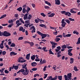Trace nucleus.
<instances>
[{"instance_id": "obj_1", "label": "nucleus", "mask_w": 80, "mask_h": 80, "mask_svg": "<svg viewBox=\"0 0 80 80\" xmlns=\"http://www.w3.org/2000/svg\"><path fill=\"white\" fill-rule=\"evenodd\" d=\"M27 65L26 64L25 65H23L22 66V68L23 69L24 68L25 69V72L22 73V74L24 75H28V74H29V70H28L27 67Z\"/></svg>"}, {"instance_id": "obj_2", "label": "nucleus", "mask_w": 80, "mask_h": 80, "mask_svg": "<svg viewBox=\"0 0 80 80\" xmlns=\"http://www.w3.org/2000/svg\"><path fill=\"white\" fill-rule=\"evenodd\" d=\"M61 12L62 14H64L66 15H68V16L69 17H70L71 16V15H72V14L70 12H66V11H62Z\"/></svg>"}, {"instance_id": "obj_3", "label": "nucleus", "mask_w": 80, "mask_h": 80, "mask_svg": "<svg viewBox=\"0 0 80 80\" xmlns=\"http://www.w3.org/2000/svg\"><path fill=\"white\" fill-rule=\"evenodd\" d=\"M18 60V62L19 63H23L26 62V60L23 59V58L22 57H19Z\"/></svg>"}, {"instance_id": "obj_4", "label": "nucleus", "mask_w": 80, "mask_h": 80, "mask_svg": "<svg viewBox=\"0 0 80 80\" xmlns=\"http://www.w3.org/2000/svg\"><path fill=\"white\" fill-rule=\"evenodd\" d=\"M3 35L5 37H8L10 36L11 35V34L8 32L5 31L3 32Z\"/></svg>"}, {"instance_id": "obj_5", "label": "nucleus", "mask_w": 80, "mask_h": 80, "mask_svg": "<svg viewBox=\"0 0 80 80\" xmlns=\"http://www.w3.org/2000/svg\"><path fill=\"white\" fill-rule=\"evenodd\" d=\"M25 70L23 68L21 69L20 70H19L17 72V73L18 74L19 73H20V72H21L22 73V74L24 72H25Z\"/></svg>"}, {"instance_id": "obj_6", "label": "nucleus", "mask_w": 80, "mask_h": 80, "mask_svg": "<svg viewBox=\"0 0 80 80\" xmlns=\"http://www.w3.org/2000/svg\"><path fill=\"white\" fill-rule=\"evenodd\" d=\"M5 40H4L2 41L1 43L0 44V48L1 49H3L4 48V43Z\"/></svg>"}, {"instance_id": "obj_7", "label": "nucleus", "mask_w": 80, "mask_h": 80, "mask_svg": "<svg viewBox=\"0 0 80 80\" xmlns=\"http://www.w3.org/2000/svg\"><path fill=\"white\" fill-rule=\"evenodd\" d=\"M2 55H5L6 53V52L5 51H3L2 52V50L0 49V55H2Z\"/></svg>"}, {"instance_id": "obj_8", "label": "nucleus", "mask_w": 80, "mask_h": 80, "mask_svg": "<svg viewBox=\"0 0 80 80\" xmlns=\"http://www.w3.org/2000/svg\"><path fill=\"white\" fill-rule=\"evenodd\" d=\"M31 65L32 67H35L37 65V63L36 62H33L31 63Z\"/></svg>"}, {"instance_id": "obj_9", "label": "nucleus", "mask_w": 80, "mask_h": 80, "mask_svg": "<svg viewBox=\"0 0 80 80\" xmlns=\"http://www.w3.org/2000/svg\"><path fill=\"white\" fill-rule=\"evenodd\" d=\"M55 4L57 5H60V1L59 0H55Z\"/></svg>"}, {"instance_id": "obj_10", "label": "nucleus", "mask_w": 80, "mask_h": 80, "mask_svg": "<svg viewBox=\"0 0 80 80\" xmlns=\"http://www.w3.org/2000/svg\"><path fill=\"white\" fill-rule=\"evenodd\" d=\"M42 37V39H44L45 38L47 37V35L46 34H44L43 33L41 34V35Z\"/></svg>"}, {"instance_id": "obj_11", "label": "nucleus", "mask_w": 80, "mask_h": 80, "mask_svg": "<svg viewBox=\"0 0 80 80\" xmlns=\"http://www.w3.org/2000/svg\"><path fill=\"white\" fill-rule=\"evenodd\" d=\"M30 54L29 53L26 55V58L27 59V60H30Z\"/></svg>"}, {"instance_id": "obj_12", "label": "nucleus", "mask_w": 80, "mask_h": 80, "mask_svg": "<svg viewBox=\"0 0 80 80\" xmlns=\"http://www.w3.org/2000/svg\"><path fill=\"white\" fill-rule=\"evenodd\" d=\"M57 49H55V51L56 52H58L60 49H61V47L60 46H58L57 47Z\"/></svg>"}, {"instance_id": "obj_13", "label": "nucleus", "mask_w": 80, "mask_h": 80, "mask_svg": "<svg viewBox=\"0 0 80 80\" xmlns=\"http://www.w3.org/2000/svg\"><path fill=\"white\" fill-rule=\"evenodd\" d=\"M17 54L16 53H15V52H10V55L11 56H12V55H16Z\"/></svg>"}, {"instance_id": "obj_14", "label": "nucleus", "mask_w": 80, "mask_h": 80, "mask_svg": "<svg viewBox=\"0 0 80 80\" xmlns=\"http://www.w3.org/2000/svg\"><path fill=\"white\" fill-rule=\"evenodd\" d=\"M70 61H71L70 62V63L71 64H72V63H73V62H74V59H73V58H71Z\"/></svg>"}, {"instance_id": "obj_15", "label": "nucleus", "mask_w": 80, "mask_h": 80, "mask_svg": "<svg viewBox=\"0 0 80 80\" xmlns=\"http://www.w3.org/2000/svg\"><path fill=\"white\" fill-rule=\"evenodd\" d=\"M32 28H33V30L31 31V32L32 33H33V32H36V28H34V26H32Z\"/></svg>"}, {"instance_id": "obj_16", "label": "nucleus", "mask_w": 80, "mask_h": 80, "mask_svg": "<svg viewBox=\"0 0 80 80\" xmlns=\"http://www.w3.org/2000/svg\"><path fill=\"white\" fill-rule=\"evenodd\" d=\"M35 55H33L31 57V59L32 60H34L35 59Z\"/></svg>"}, {"instance_id": "obj_17", "label": "nucleus", "mask_w": 80, "mask_h": 80, "mask_svg": "<svg viewBox=\"0 0 80 80\" xmlns=\"http://www.w3.org/2000/svg\"><path fill=\"white\" fill-rule=\"evenodd\" d=\"M13 67L14 68L15 70H18V66H14V65H13Z\"/></svg>"}, {"instance_id": "obj_18", "label": "nucleus", "mask_w": 80, "mask_h": 80, "mask_svg": "<svg viewBox=\"0 0 80 80\" xmlns=\"http://www.w3.org/2000/svg\"><path fill=\"white\" fill-rule=\"evenodd\" d=\"M39 26L40 27H43L45 28H47L46 25L43 24H40Z\"/></svg>"}, {"instance_id": "obj_19", "label": "nucleus", "mask_w": 80, "mask_h": 80, "mask_svg": "<svg viewBox=\"0 0 80 80\" xmlns=\"http://www.w3.org/2000/svg\"><path fill=\"white\" fill-rule=\"evenodd\" d=\"M47 48V47H43L42 48V50H43L45 52H47L48 51V50H46V49Z\"/></svg>"}, {"instance_id": "obj_20", "label": "nucleus", "mask_w": 80, "mask_h": 80, "mask_svg": "<svg viewBox=\"0 0 80 80\" xmlns=\"http://www.w3.org/2000/svg\"><path fill=\"white\" fill-rule=\"evenodd\" d=\"M22 8L21 7H20L19 8H17V10L19 12H21L22 10Z\"/></svg>"}, {"instance_id": "obj_21", "label": "nucleus", "mask_w": 80, "mask_h": 80, "mask_svg": "<svg viewBox=\"0 0 80 80\" xmlns=\"http://www.w3.org/2000/svg\"><path fill=\"white\" fill-rule=\"evenodd\" d=\"M72 73H69L68 74V78H71L72 77Z\"/></svg>"}, {"instance_id": "obj_22", "label": "nucleus", "mask_w": 80, "mask_h": 80, "mask_svg": "<svg viewBox=\"0 0 80 80\" xmlns=\"http://www.w3.org/2000/svg\"><path fill=\"white\" fill-rule=\"evenodd\" d=\"M29 44H30V47H33L34 45V43L32 42H29Z\"/></svg>"}, {"instance_id": "obj_23", "label": "nucleus", "mask_w": 80, "mask_h": 80, "mask_svg": "<svg viewBox=\"0 0 80 80\" xmlns=\"http://www.w3.org/2000/svg\"><path fill=\"white\" fill-rule=\"evenodd\" d=\"M50 43L52 45H54V46L56 45L57 44V43L54 42H53L50 41Z\"/></svg>"}, {"instance_id": "obj_24", "label": "nucleus", "mask_w": 80, "mask_h": 80, "mask_svg": "<svg viewBox=\"0 0 80 80\" xmlns=\"http://www.w3.org/2000/svg\"><path fill=\"white\" fill-rule=\"evenodd\" d=\"M51 50H52L51 49H50V50H49V54H53V55H54V53H53V52H52V51H51Z\"/></svg>"}, {"instance_id": "obj_25", "label": "nucleus", "mask_w": 80, "mask_h": 80, "mask_svg": "<svg viewBox=\"0 0 80 80\" xmlns=\"http://www.w3.org/2000/svg\"><path fill=\"white\" fill-rule=\"evenodd\" d=\"M19 20L23 24H24L25 23L24 22L22 18H20Z\"/></svg>"}, {"instance_id": "obj_26", "label": "nucleus", "mask_w": 80, "mask_h": 80, "mask_svg": "<svg viewBox=\"0 0 80 80\" xmlns=\"http://www.w3.org/2000/svg\"><path fill=\"white\" fill-rule=\"evenodd\" d=\"M70 12L73 13H77V12H75L72 9H71L70 10Z\"/></svg>"}, {"instance_id": "obj_27", "label": "nucleus", "mask_w": 80, "mask_h": 80, "mask_svg": "<svg viewBox=\"0 0 80 80\" xmlns=\"http://www.w3.org/2000/svg\"><path fill=\"white\" fill-rule=\"evenodd\" d=\"M58 78L59 80H62V76H58Z\"/></svg>"}, {"instance_id": "obj_28", "label": "nucleus", "mask_w": 80, "mask_h": 80, "mask_svg": "<svg viewBox=\"0 0 80 80\" xmlns=\"http://www.w3.org/2000/svg\"><path fill=\"white\" fill-rule=\"evenodd\" d=\"M47 61L46 60L43 59V60L42 61L41 64H43V63H45Z\"/></svg>"}, {"instance_id": "obj_29", "label": "nucleus", "mask_w": 80, "mask_h": 80, "mask_svg": "<svg viewBox=\"0 0 80 80\" xmlns=\"http://www.w3.org/2000/svg\"><path fill=\"white\" fill-rule=\"evenodd\" d=\"M30 23H26L25 24H24V26L26 27L27 28H28V26L30 25Z\"/></svg>"}, {"instance_id": "obj_30", "label": "nucleus", "mask_w": 80, "mask_h": 80, "mask_svg": "<svg viewBox=\"0 0 80 80\" xmlns=\"http://www.w3.org/2000/svg\"><path fill=\"white\" fill-rule=\"evenodd\" d=\"M21 24H22V23L19 22L17 24V25L16 26V27L18 28L20 25H21Z\"/></svg>"}, {"instance_id": "obj_31", "label": "nucleus", "mask_w": 80, "mask_h": 80, "mask_svg": "<svg viewBox=\"0 0 80 80\" xmlns=\"http://www.w3.org/2000/svg\"><path fill=\"white\" fill-rule=\"evenodd\" d=\"M6 16H7V15L6 14H4V15H2L0 18V19H1L2 18H5V17H6Z\"/></svg>"}, {"instance_id": "obj_32", "label": "nucleus", "mask_w": 80, "mask_h": 80, "mask_svg": "<svg viewBox=\"0 0 80 80\" xmlns=\"http://www.w3.org/2000/svg\"><path fill=\"white\" fill-rule=\"evenodd\" d=\"M62 49L66 48H67V45H64L62 46Z\"/></svg>"}, {"instance_id": "obj_33", "label": "nucleus", "mask_w": 80, "mask_h": 80, "mask_svg": "<svg viewBox=\"0 0 80 80\" xmlns=\"http://www.w3.org/2000/svg\"><path fill=\"white\" fill-rule=\"evenodd\" d=\"M65 22H67L68 24H70V20L68 19H66L65 20Z\"/></svg>"}, {"instance_id": "obj_34", "label": "nucleus", "mask_w": 80, "mask_h": 80, "mask_svg": "<svg viewBox=\"0 0 80 80\" xmlns=\"http://www.w3.org/2000/svg\"><path fill=\"white\" fill-rule=\"evenodd\" d=\"M16 46V44H14V43H12L11 45H10V47H14Z\"/></svg>"}, {"instance_id": "obj_35", "label": "nucleus", "mask_w": 80, "mask_h": 80, "mask_svg": "<svg viewBox=\"0 0 80 80\" xmlns=\"http://www.w3.org/2000/svg\"><path fill=\"white\" fill-rule=\"evenodd\" d=\"M73 33L74 34H76L77 35H78V34H79V33L78 32H77L75 31H74L73 32Z\"/></svg>"}, {"instance_id": "obj_36", "label": "nucleus", "mask_w": 80, "mask_h": 80, "mask_svg": "<svg viewBox=\"0 0 80 80\" xmlns=\"http://www.w3.org/2000/svg\"><path fill=\"white\" fill-rule=\"evenodd\" d=\"M67 24V23H62L61 26L63 27H64L65 26V25Z\"/></svg>"}, {"instance_id": "obj_37", "label": "nucleus", "mask_w": 80, "mask_h": 80, "mask_svg": "<svg viewBox=\"0 0 80 80\" xmlns=\"http://www.w3.org/2000/svg\"><path fill=\"white\" fill-rule=\"evenodd\" d=\"M30 20H26L25 21V23H27V24L30 23Z\"/></svg>"}, {"instance_id": "obj_38", "label": "nucleus", "mask_w": 80, "mask_h": 80, "mask_svg": "<svg viewBox=\"0 0 80 80\" xmlns=\"http://www.w3.org/2000/svg\"><path fill=\"white\" fill-rule=\"evenodd\" d=\"M68 19L71 21H75V19H72L71 18H69Z\"/></svg>"}, {"instance_id": "obj_39", "label": "nucleus", "mask_w": 80, "mask_h": 80, "mask_svg": "<svg viewBox=\"0 0 80 80\" xmlns=\"http://www.w3.org/2000/svg\"><path fill=\"white\" fill-rule=\"evenodd\" d=\"M26 12V9L25 8H24L22 9V12L23 13H25Z\"/></svg>"}, {"instance_id": "obj_40", "label": "nucleus", "mask_w": 80, "mask_h": 80, "mask_svg": "<svg viewBox=\"0 0 80 80\" xmlns=\"http://www.w3.org/2000/svg\"><path fill=\"white\" fill-rule=\"evenodd\" d=\"M40 15L42 16L43 17H45L46 16V15L44 13H40Z\"/></svg>"}, {"instance_id": "obj_41", "label": "nucleus", "mask_w": 80, "mask_h": 80, "mask_svg": "<svg viewBox=\"0 0 80 80\" xmlns=\"http://www.w3.org/2000/svg\"><path fill=\"white\" fill-rule=\"evenodd\" d=\"M64 78L65 79V80H68V77L67 76V75H64Z\"/></svg>"}, {"instance_id": "obj_42", "label": "nucleus", "mask_w": 80, "mask_h": 80, "mask_svg": "<svg viewBox=\"0 0 80 80\" xmlns=\"http://www.w3.org/2000/svg\"><path fill=\"white\" fill-rule=\"evenodd\" d=\"M13 25V23H11L10 25H8V28H11L12 27Z\"/></svg>"}, {"instance_id": "obj_43", "label": "nucleus", "mask_w": 80, "mask_h": 80, "mask_svg": "<svg viewBox=\"0 0 80 80\" xmlns=\"http://www.w3.org/2000/svg\"><path fill=\"white\" fill-rule=\"evenodd\" d=\"M80 44V40L79 39V38H78V41L76 43V44H77V45H78V44Z\"/></svg>"}, {"instance_id": "obj_44", "label": "nucleus", "mask_w": 80, "mask_h": 80, "mask_svg": "<svg viewBox=\"0 0 80 80\" xmlns=\"http://www.w3.org/2000/svg\"><path fill=\"white\" fill-rule=\"evenodd\" d=\"M31 70L32 71H36V70H37V68H33Z\"/></svg>"}, {"instance_id": "obj_45", "label": "nucleus", "mask_w": 80, "mask_h": 80, "mask_svg": "<svg viewBox=\"0 0 80 80\" xmlns=\"http://www.w3.org/2000/svg\"><path fill=\"white\" fill-rule=\"evenodd\" d=\"M74 70L75 71H78V70L77 69V68L76 66H75L74 68Z\"/></svg>"}, {"instance_id": "obj_46", "label": "nucleus", "mask_w": 80, "mask_h": 80, "mask_svg": "<svg viewBox=\"0 0 80 80\" xmlns=\"http://www.w3.org/2000/svg\"><path fill=\"white\" fill-rule=\"evenodd\" d=\"M44 77L43 78L44 79H45L47 78V77L48 75V74H44Z\"/></svg>"}, {"instance_id": "obj_47", "label": "nucleus", "mask_w": 80, "mask_h": 80, "mask_svg": "<svg viewBox=\"0 0 80 80\" xmlns=\"http://www.w3.org/2000/svg\"><path fill=\"white\" fill-rule=\"evenodd\" d=\"M45 8L47 9H49L50 8L48 6H45Z\"/></svg>"}, {"instance_id": "obj_48", "label": "nucleus", "mask_w": 80, "mask_h": 80, "mask_svg": "<svg viewBox=\"0 0 80 80\" xmlns=\"http://www.w3.org/2000/svg\"><path fill=\"white\" fill-rule=\"evenodd\" d=\"M60 40V38H56V42H58Z\"/></svg>"}, {"instance_id": "obj_49", "label": "nucleus", "mask_w": 80, "mask_h": 80, "mask_svg": "<svg viewBox=\"0 0 80 80\" xmlns=\"http://www.w3.org/2000/svg\"><path fill=\"white\" fill-rule=\"evenodd\" d=\"M23 29V27H21L19 28V31H22Z\"/></svg>"}, {"instance_id": "obj_50", "label": "nucleus", "mask_w": 80, "mask_h": 80, "mask_svg": "<svg viewBox=\"0 0 80 80\" xmlns=\"http://www.w3.org/2000/svg\"><path fill=\"white\" fill-rule=\"evenodd\" d=\"M28 14H25L24 15V17L23 18V19H24L25 18H26L28 16Z\"/></svg>"}, {"instance_id": "obj_51", "label": "nucleus", "mask_w": 80, "mask_h": 80, "mask_svg": "<svg viewBox=\"0 0 80 80\" xmlns=\"http://www.w3.org/2000/svg\"><path fill=\"white\" fill-rule=\"evenodd\" d=\"M71 35H72V34H68L66 35V36L67 37H70L71 36Z\"/></svg>"}, {"instance_id": "obj_52", "label": "nucleus", "mask_w": 80, "mask_h": 80, "mask_svg": "<svg viewBox=\"0 0 80 80\" xmlns=\"http://www.w3.org/2000/svg\"><path fill=\"white\" fill-rule=\"evenodd\" d=\"M23 39V37H20L18 38V40H22Z\"/></svg>"}, {"instance_id": "obj_53", "label": "nucleus", "mask_w": 80, "mask_h": 80, "mask_svg": "<svg viewBox=\"0 0 80 80\" xmlns=\"http://www.w3.org/2000/svg\"><path fill=\"white\" fill-rule=\"evenodd\" d=\"M8 22L9 23H12V22H13V21L12 20H8Z\"/></svg>"}, {"instance_id": "obj_54", "label": "nucleus", "mask_w": 80, "mask_h": 80, "mask_svg": "<svg viewBox=\"0 0 80 80\" xmlns=\"http://www.w3.org/2000/svg\"><path fill=\"white\" fill-rule=\"evenodd\" d=\"M4 72L5 73H9V71H8L7 70H4Z\"/></svg>"}, {"instance_id": "obj_55", "label": "nucleus", "mask_w": 80, "mask_h": 80, "mask_svg": "<svg viewBox=\"0 0 80 80\" xmlns=\"http://www.w3.org/2000/svg\"><path fill=\"white\" fill-rule=\"evenodd\" d=\"M58 33V32L57 31H56V32H53V34L55 35H57Z\"/></svg>"}, {"instance_id": "obj_56", "label": "nucleus", "mask_w": 80, "mask_h": 80, "mask_svg": "<svg viewBox=\"0 0 80 80\" xmlns=\"http://www.w3.org/2000/svg\"><path fill=\"white\" fill-rule=\"evenodd\" d=\"M56 38H62V35H58L56 37Z\"/></svg>"}, {"instance_id": "obj_57", "label": "nucleus", "mask_w": 80, "mask_h": 80, "mask_svg": "<svg viewBox=\"0 0 80 80\" xmlns=\"http://www.w3.org/2000/svg\"><path fill=\"white\" fill-rule=\"evenodd\" d=\"M52 76L49 77L48 79L49 80H52Z\"/></svg>"}, {"instance_id": "obj_58", "label": "nucleus", "mask_w": 80, "mask_h": 80, "mask_svg": "<svg viewBox=\"0 0 80 80\" xmlns=\"http://www.w3.org/2000/svg\"><path fill=\"white\" fill-rule=\"evenodd\" d=\"M72 50H73V49H68V53L71 52H72Z\"/></svg>"}, {"instance_id": "obj_59", "label": "nucleus", "mask_w": 80, "mask_h": 80, "mask_svg": "<svg viewBox=\"0 0 80 80\" xmlns=\"http://www.w3.org/2000/svg\"><path fill=\"white\" fill-rule=\"evenodd\" d=\"M35 61H36V62H40V59L36 58L35 59Z\"/></svg>"}, {"instance_id": "obj_60", "label": "nucleus", "mask_w": 80, "mask_h": 80, "mask_svg": "<svg viewBox=\"0 0 80 80\" xmlns=\"http://www.w3.org/2000/svg\"><path fill=\"white\" fill-rule=\"evenodd\" d=\"M62 35L63 37L65 38L66 37V35H66V33H63Z\"/></svg>"}, {"instance_id": "obj_61", "label": "nucleus", "mask_w": 80, "mask_h": 80, "mask_svg": "<svg viewBox=\"0 0 80 80\" xmlns=\"http://www.w3.org/2000/svg\"><path fill=\"white\" fill-rule=\"evenodd\" d=\"M52 49L54 48H56V46L55 45H53V44L52 45Z\"/></svg>"}, {"instance_id": "obj_62", "label": "nucleus", "mask_w": 80, "mask_h": 80, "mask_svg": "<svg viewBox=\"0 0 80 80\" xmlns=\"http://www.w3.org/2000/svg\"><path fill=\"white\" fill-rule=\"evenodd\" d=\"M68 55L70 56H72L73 55V54L71 52H68Z\"/></svg>"}, {"instance_id": "obj_63", "label": "nucleus", "mask_w": 80, "mask_h": 80, "mask_svg": "<svg viewBox=\"0 0 80 80\" xmlns=\"http://www.w3.org/2000/svg\"><path fill=\"white\" fill-rule=\"evenodd\" d=\"M37 33L40 35H41L42 34V33H41V32H40V31H38L37 32Z\"/></svg>"}, {"instance_id": "obj_64", "label": "nucleus", "mask_w": 80, "mask_h": 80, "mask_svg": "<svg viewBox=\"0 0 80 80\" xmlns=\"http://www.w3.org/2000/svg\"><path fill=\"white\" fill-rule=\"evenodd\" d=\"M32 6L33 8H35L36 7V5L35 4L33 3L32 4Z\"/></svg>"}]
</instances>
